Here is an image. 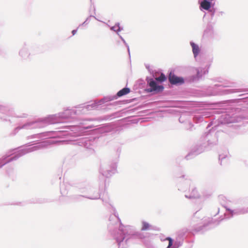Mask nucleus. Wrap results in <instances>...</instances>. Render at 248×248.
<instances>
[{
	"label": "nucleus",
	"mask_w": 248,
	"mask_h": 248,
	"mask_svg": "<svg viewBox=\"0 0 248 248\" xmlns=\"http://www.w3.org/2000/svg\"><path fill=\"white\" fill-rule=\"evenodd\" d=\"M118 35L119 36L120 38L122 40V41L123 42L124 44L126 46V47L127 48V51H128V54L130 55V49H129V46L126 43V42H125V40L124 39V38L119 33H118Z\"/></svg>",
	"instance_id": "bb28decb"
},
{
	"label": "nucleus",
	"mask_w": 248,
	"mask_h": 248,
	"mask_svg": "<svg viewBox=\"0 0 248 248\" xmlns=\"http://www.w3.org/2000/svg\"><path fill=\"white\" fill-rule=\"evenodd\" d=\"M232 84H216L213 88L214 90L211 93V94L212 95H226L234 93V89H225L224 87H232Z\"/></svg>",
	"instance_id": "9d476101"
},
{
	"label": "nucleus",
	"mask_w": 248,
	"mask_h": 248,
	"mask_svg": "<svg viewBox=\"0 0 248 248\" xmlns=\"http://www.w3.org/2000/svg\"><path fill=\"white\" fill-rule=\"evenodd\" d=\"M239 121V120H238V119H235L233 118H232L231 120H229L227 122V123H237V122H238Z\"/></svg>",
	"instance_id": "7c9ffc66"
},
{
	"label": "nucleus",
	"mask_w": 248,
	"mask_h": 248,
	"mask_svg": "<svg viewBox=\"0 0 248 248\" xmlns=\"http://www.w3.org/2000/svg\"><path fill=\"white\" fill-rule=\"evenodd\" d=\"M192 224L196 230L200 231L209 225L211 227L217 225L219 224V221H213L212 218L209 217L197 220L195 215L192 219Z\"/></svg>",
	"instance_id": "0eeeda50"
},
{
	"label": "nucleus",
	"mask_w": 248,
	"mask_h": 248,
	"mask_svg": "<svg viewBox=\"0 0 248 248\" xmlns=\"http://www.w3.org/2000/svg\"><path fill=\"white\" fill-rule=\"evenodd\" d=\"M89 21L90 17H88L82 24L80 25V26L83 25L84 24H88L89 23Z\"/></svg>",
	"instance_id": "473e14b6"
},
{
	"label": "nucleus",
	"mask_w": 248,
	"mask_h": 248,
	"mask_svg": "<svg viewBox=\"0 0 248 248\" xmlns=\"http://www.w3.org/2000/svg\"><path fill=\"white\" fill-rule=\"evenodd\" d=\"M169 81L172 84H183L184 83V80L183 78L178 77L174 74L170 73L169 78Z\"/></svg>",
	"instance_id": "412c9836"
},
{
	"label": "nucleus",
	"mask_w": 248,
	"mask_h": 248,
	"mask_svg": "<svg viewBox=\"0 0 248 248\" xmlns=\"http://www.w3.org/2000/svg\"><path fill=\"white\" fill-rule=\"evenodd\" d=\"M200 6L199 9L201 11L204 10L208 11L212 7L211 2L208 0H202L201 2L199 1Z\"/></svg>",
	"instance_id": "4be33fe9"
},
{
	"label": "nucleus",
	"mask_w": 248,
	"mask_h": 248,
	"mask_svg": "<svg viewBox=\"0 0 248 248\" xmlns=\"http://www.w3.org/2000/svg\"><path fill=\"white\" fill-rule=\"evenodd\" d=\"M65 128V129H70L71 131H73L74 130L73 129L76 128V127L74 126H70L66 127Z\"/></svg>",
	"instance_id": "c9c22d12"
},
{
	"label": "nucleus",
	"mask_w": 248,
	"mask_h": 248,
	"mask_svg": "<svg viewBox=\"0 0 248 248\" xmlns=\"http://www.w3.org/2000/svg\"><path fill=\"white\" fill-rule=\"evenodd\" d=\"M217 142V137L211 133H207L205 136L202 137L201 142L197 145V148L193 149L195 155L202 153L205 149L209 146L216 144Z\"/></svg>",
	"instance_id": "20e7f679"
},
{
	"label": "nucleus",
	"mask_w": 248,
	"mask_h": 248,
	"mask_svg": "<svg viewBox=\"0 0 248 248\" xmlns=\"http://www.w3.org/2000/svg\"><path fill=\"white\" fill-rule=\"evenodd\" d=\"M110 29L111 31L116 32L117 34L120 31L123 30V28L120 26L119 23H116L114 26L111 27Z\"/></svg>",
	"instance_id": "a878e982"
},
{
	"label": "nucleus",
	"mask_w": 248,
	"mask_h": 248,
	"mask_svg": "<svg viewBox=\"0 0 248 248\" xmlns=\"http://www.w3.org/2000/svg\"><path fill=\"white\" fill-rule=\"evenodd\" d=\"M28 115L27 113H22L19 115H16L15 117L17 118H27Z\"/></svg>",
	"instance_id": "c756f323"
},
{
	"label": "nucleus",
	"mask_w": 248,
	"mask_h": 248,
	"mask_svg": "<svg viewBox=\"0 0 248 248\" xmlns=\"http://www.w3.org/2000/svg\"><path fill=\"white\" fill-rule=\"evenodd\" d=\"M77 32V29L73 30L72 31V35H75L76 34Z\"/></svg>",
	"instance_id": "4c0bfd02"
},
{
	"label": "nucleus",
	"mask_w": 248,
	"mask_h": 248,
	"mask_svg": "<svg viewBox=\"0 0 248 248\" xmlns=\"http://www.w3.org/2000/svg\"><path fill=\"white\" fill-rule=\"evenodd\" d=\"M185 183L188 184L190 186L188 192L186 193L185 195L186 198L190 200L199 199L201 198L202 196L190 180H186Z\"/></svg>",
	"instance_id": "9b49d317"
},
{
	"label": "nucleus",
	"mask_w": 248,
	"mask_h": 248,
	"mask_svg": "<svg viewBox=\"0 0 248 248\" xmlns=\"http://www.w3.org/2000/svg\"><path fill=\"white\" fill-rule=\"evenodd\" d=\"M146 81L147 85L149 87L146 89V92L148 93H152L153 92L157 93L162 91L164 89L163 86L158 85L157 81H159L155 79H154L152 78L147 77Z\"/></svg>",
	"instance_id": "f8f14e48"
},
{
	"label": "nucleus",
	"mask_w": 248,
	"mask_h": 248,
	"mask_svg": "<svg viewBox=\"0 0 248 248\" xmlns=\"http://www.w3.org/2000/svg\"><path fill=\"white\" fill-rule=\"evenodd\" d=\"M50 142L48 140L43 141L39 145L33 146L32 147H29L30 145H33L34 144H31V145H29L24 148L20 149L17 151V153L13 156L9 157L13 154H7L5 155L2 156V157L0 159V168L2 167L5 164L8 163L12 161L16 160L19 157L27 154L29 153H31L32 152H34L38 150H40L43 149V148L46 147L47 145L50 144Z\"/></svg>",
	"instance_id": "f03ea898"
},
{
	"label": "nucleus",
	"mask_w": 248,
	"mask_h": 248,
	"mask_svg": "<svg viewBox=\"0 0 248 248\" xmlns=\"http://www.w3.org/2000/svg\"><path fill=\"white\" fill-rule=\"evenodd\" d=\"M115 98H116L115 97H105L99 100L94 101L91 104L84 106L83 108L87 110L94 109H96L98 106L106 102L113 100Z\"/></svg>",
	"instance_id": "4468645a"
},
{
	"label": "nucleus",
	"mask_w": 248,
	"mask_h": 248,
	"mask_svg": "<svg viewBox=\"0 0 248 248\" xmlns=\"http://www.w3.org/2000/svg\"><path fill=\"white\" fill-rule=\"evenodd\" d=\"M61 192L63 195H65L67 194L66 191L64 189V185L61 186Z\"/></svg>",
	"instance_id": "c85d7f7f"
},
{
	"label": "nucleus",
	"mask_w": 248,
	"mask_h": 248,
	"mask_svg": "<svg viewBox=\"0 0 248 248\" xmlns=\"http://www.w3.org/2000/svg\"><path fill=\"white\" fill-rule=\"evenodd\" d=\"M208 11L210 13L211 17H213L214 16L216 12V10L214 8L211 7L210 10H208Z\"/></svg>",
	"instance_id": "cd10ccee"
},
{
	"label": "nucleus",
	"mask_w": 248,
	"mask_h": 248,
	"mask_svg": "<svg viewBox=\"0 0 248 248\" xmlns=\"http://www.w3.org/2000/svg\"><path fill=\"white\" fill-rule=\"evenodd\" d=\"M117 171V163L114 162H105L101 164L99 172L106 178L111 177Z\"/></svg>",
	"instance_id": "6e6552de"
},
{
	"label": "nucleus",
	"mask_w": 248,
	"mask_h": 248,
	"mask_svg": "<svg viewBox=\"0 0 248 248\" xmlns=\"http://www.w3.org/2000/svg\"><path fill=\"white\" fill-rule=\"evenodd\" d=\"M190 45L192 47V52L194 57L196 59L201 52V49L198 44H195L192 41L190 42Z\"/></svg>",
	"instance_id": "b1692460"
},
{
	"label": "nucleus",
	"mask_w": 248,
	"mask_h": 248,
	"mask_svg": "<svg viewBox=\"0 0 248 248\" xmlns=\"http://www.w3.org/2000/svg\"><path fill=\"white\" fill-rule=\"evenodd\" d=\"M0 55H3V51L1 50V48L0 47Z\"/></svg>",
	"instance_id": "58836bf2"
},
{
	"label": "nucleus",
	"mask_w": 248,
	"mask_h": 248,
	"mask_svg": "<svg viewBox=\"0 0 248 248\" xmlns=\"http://www.w3.org/2000/svg\"><path fill=\"white\" fill-rule=\"evenodd\" d=\"M178 190H181V189H180V188H179V187H178Z\"/></svg>",
	"instance_id": "a18cd8bd"
},
{
	"label": "nucleus",
	"mask_w": 248,
	"mask_h": 248,
	"mask_svg": "<svg viewBox=\"0 0 248 248\" xmlns=\"http://www.w3.org/2000/svg\"><path fill=\"white\" fill-rule=\"evenodd\" d=\"M93 16V17L96 20L99 21H100V22H102L101 20H99L98 18H97L95 16Z\"/></svg>",
	"instance_id": "ea45409f"
},
{
	"label": "nucleus",
	"mask_w": 248,
	"mask_h": 248,
	"mask_svg": "<svg viewBox=\"0 0 248 248\" xmlns=\"http://www.w3.org/2000/svg\"><path fill=\"white\" fill-rule=\"evenodd\" d=\"M226 208L228 213H225L224 215L225 217L228 218L232 217L235 215L244 214L248 213V207L237 208L234 210H231V209L227 207Z\"/></svg>",
	"instance_id": "dca6fc26"
},
{
	"label": "nucleus",
	"mask_w": 248,
	"mask_h": 248,
	"mask_svg": "<svg viewBox=\"0 0 248 248\" xmlns=\"http://www.w3.org/2000/svg\"><path fill=\"white\" fill-rule=\"evenodd\" d=\"M130 90L129 88L125 87L119 91L116 95L109 96L108 97H115L116 98H115L114 99H116L118 97H121L122 96L128 94L130 92Z\"/></svg>",
	"instance_id": "393cba45"
},
{
	"label": "nucleus",
	"mask_w": 248,
	"mask_h": 248,
	"mask_svg": "<svg viewBox=\"0 0 248 248\" xmlns=\"http://www.w3.org/2000/svg\"><path fill=\"white\" fill-rule=\"evenodd\" d=\"M32 47L27 44H25L20 49L18 55L19 57L24 60L30 59L31 58V51Z\"/></svg>",
	"instance_id": "2eb2a0df"
},
{
	"label": "nucleus",
	"mask_w": 248,
	"mask_h": 248,
	"mask_svg": "<svg viewBox=\"0 0 248 248\" xmlns=\"http://www.w3.org/2000/svg\"><path fill=\"white\" fill-rule=\"evenodd\" d=\"M13 110L9 106L0 103V120L11 121Z\"/></svg>",
	"instance_id": "ddd939ff"
},
{
	"label": "nucleus",
	"mask_w": 248,
	"mask_h": 248,
	"mask_svg": "<svg viewBox=\"0 0 248 248\" xmlns=\"http://www.w3.org/2000/svg\"><path fill=\"white\" fill-rule=\"evenodd\" d=\"M39 135H34L31 136H29L27 137L28 140H30V139L36 138V136H38Z\"/></svg>",
	"instance_id": "e433bc0d"
},
{
	"label": "nucleus",
	"mask_w": 248,
	"mask_h": 248,
	"mask_svg": "<svg viewBox=\"0 0 248 248\" xmlns=\"http://www.w3.org/2000/svg\"><path fill=\"white\" fill-rule=\"evenodd\" d=\"M196 75L192 76L190 81H195L199 80L202 78V76L208 72V68L203 67H198L195 69Z\"/></svg>",
	"instance_id": "6ab92c4d"
},
{
	"label": "nucleus",
	"mask_w": 248,
	"mask_h": 248,
	"mask_svg": "<svg viewBox=\"0 0 248 248\" xmlns=\"http://www.w3.org/2000/svg\"><path fill=\"white\" fill-rule=\"evenodd\" d=\"M104 23L106 24L108 27H109V25L107 23H106L105 22H103Z\"/></svg>",
	"instance_id": "37998d69"
},
{
	"label": "nucleus",
	"mask_w": 248,
	"mask_h": 248,
	"mask_svg": "<svg viewBox=\"0 0 248 248\" xmlns=\"http://www.w3.org/2000/svg\"><path fill=\"white\" fill-rule=\"evenodd\" d=\"M166 239L169 241L168 245L166 248H179L182 245V243L180 241H174L170 237H167Z\"/></svg>",
	"instance_id": "5701e85b"
},
{
	"label": "nucleus",
	"mask_w": 248,
	"mask_h": 248,
	"mask_svg": "<svg viewBox=\"0 0 248 248\" xmlns=\"http://www.w3.org/2000/svg\"><path fill=\"white\" fill-rule=\"evenodd\" d=\"M190 155V154H189V155H188L186 156L187 159L189 158V156Z\"/></svg>",
	"instance_id": "79ce46f5"
},
{
	"label": "nucleus",
	"mask_w": 248,
	"mask_h": 248,
	"mask_svg": "<svg viewBox=\"0 0 248 248\" xmlns=\"http://www.w3.org/2000/svg\"><path fill=\"white\" fill-rule=\"evenodd\" d=\"M224 15H225V12L224 11H219L217 13V16H219V17L222 16H223Z\"/></svg>",
	"instance_id": "2f4dec72"
},
{
	"label": "nucleus",
	"mask_w": 248,
	"mask_h": 248,
	"mask_svg": "<svg viewBox=\"0 0 248 248\" xmlns=\"http://www.w3.org/2000/svg\"><path fill=\"white\" fill-rule=\"evenodd\" d=\"M145 66L150 73L152 75L153 77L159 82H162L166 79V77L163 73H161L160 76L157 77L160 74L159 72L153 69L149 64H146Z\"/></svg>",
	"instance_id": "a211bd4d"
},
{
	"label": "nucleus",
	"mask_w": 248,
	"mask_h": 248,
	"mask_svg": "<svg viewBox=\"0 0 248 248\" xmlns=\"http://www.w3.org/2000/svg\"><path fill=\"white\" fill-rule=\"evenodd\" d=\"M69 135H71V136H75V135H73V134L72 133H69L68 134Z\"/></svg>",
	"instance_id": "a19ab883"
},
{
	"label": "nucleus",
	"mask_w": 248,
	"mask_h": 248,
	"mask_svg": "<svg viewBox=\"0 0 248 248\" xmlns=\"http://www.w3.org/2000/svg\"><path fill=\"white\" fill-rule=\"evenodd\" d=\"M211 195L210 193H208L207 194H204V193H202V196L204 198H208Z\"/></svg>",
	"instance_id": "72a5a7b5"
},
{
	"label": "nucleus",
	"mask_w": 248,
	"mask_h": 248,
	"mask_svg": "<svg viewBox=\"0 0 248 248\" xmlns=\"http://www.w3.org/2000/svg\"><path fill=\"white\" fill-rule=\"evenodd\" d=\"M222 196H219V198H222Z\"/></svg>",
	"instance_id": "49530a36"
},
{
	"label": "nucleus",
	"mask_w": 248,
	"mask_h": 248,
	"mask_svg": "<svg viewBox=\"0 0 248 248\" xmlns=\"http://www.w3.org/2000/svg\"><path fill=\"white\" fill-rule=\"evenodd\" d=\"M217 33L215 29L214 26L211 23L207 24L203 30L202 39L203 40H212L216 38Z\"/></svg>",
	"instance_id": "1a4fd4ad"
},
{
	"label": "nucleus",
	"mask_w": 248,
	"mask_h": 248,
	"mask_svg": "<svg viewBox=\"0 0 248 248\" xmlns=\"http://www.w3.org/2000/svg\"><path fill=\"white\" fill-rule=\"evenodd\" d=\"M47 124H46L45 121V118L37 121H29L23 124H19L14 129L12 134L15 135L21 129L31 130L37 128H41Z\"/></svg>",
	"instance_id": "423d86ee"
},
{
	"label": "nucleus",
	"mask_w": 248,
	"mask_h": 248,
	"mask_svg": "<svg viewBox=\"0 0 248 248\" xmlns=\"http://www.w3.org/2000/svg\"><path fill=\"white\" fill-rule=\"evenodd\" d=\"M76 113V110L68 108L62 112L45 118V121L47 124H55L59 123L62 120L69 119Z\"/></svg>",
	"instance_id": "7ed1b4c3"
},
{
	"label": "nucleus",
	"mask_w": 248,
	"mask_h": 248,
	"mask_svg": "<svg viewBox=\"0 0 248 248\" xmlns=\"http://www.w3.org/2000/svg\"><path fill=\"white\" fill-rule=\"evenodd\" d=\"M166 238H167V237H165L164 236H162V235L160 236V239L161 241H166V240L168 241V240Z\"/></svg>",
	"instance_id": "f704fd0d"
},
{
	"label": "nucleus",
	"mask_w": 248,
	"mask_h": 248,
	"mask_svg": "<svg viewBox=\"0 0 248 248\" xmlns=\"http://www.w3.org/2000/svg\"><path fill=\"white\" fill-rule=\"evenodd\" d=\"M219 212V209H218V211H217V214H218Z\"/></svg>",
	"instance_id": "c03bdc74"
},
{
	"label": "nucleus",
	"mask_w": 248,
	"mask_h": 248,
	"mask_svg": "<svg viewBox=\"0 0 248 248\" xmlns=\"http://www.w3.org/2000/svg\"><path fill=\"white\" fill-rule=\"evenodd\" d=\"M68 144L78 145L89 148L91 145V141L88 138H83L77 140H70L67 141Z\"/></svg>",
	"instance_id": "f3484780"
},
{
	"label": "nucleus",
	"mask_w": 248,
	"mask_h": 248,
	"mask_svg": "<svg viewBox=\"0 0 248 248\" xmlns=\"http://www.w3.org/2000/svg\"><path fill=\"white\" fill-rule=\"evenodd\" d=\"M112 208L113 215L110 216L109 221L111 222L113 220L115 222L118 224V231L116 233L114 234L113 237L118 244L119 248H126L128 246V241L132 236H135L140 239L144 238L143 234L137 232L133 226H124L121 222L116 209L112 206Z\"/></svg>",
	"instance_id": "f257e3e1"
},
{
	"label": "nucleus",
	"mask_w": 248,
	"mask_h": 248,
	"mask_svg": "<svg viewBox=\"0 0 248 248\" xmlns=\"http://www.w3.org/2000/svg\"><path fill=\"white\" fill-rule=\"evenodd\" d=\"M78 189L82 194L80 196L92 200L99 199L100 197L98 189L88 183L81 184L79 186Z\"/></svg>",
	"instance_id": "39448f33"
},
{
	"label": "nucleus",
	"mask_w": 248,
	"mask_h": 248,
	"mask_svg": "<svg viewBox=\"0 0 248 248\" xmlns=\"http://www.w3.org/2000/svg\"><path fill=\"white\" fill-rule=\"evenodd\" d=\"M140 230L142 231L150 230L159 231L160 230L159 227L152 225L145 220H142L141 221Z\"/></svg>",
	"instance_id": "aec40b11"
}]
</instances>
